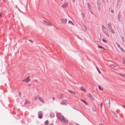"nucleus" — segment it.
<instances>
[{
	"instance_id": "nucleus-14",
	"label": "nucleus",
	"mask_w": 125,
	"mask_h": 125,
	"mask_svg": "<svg viewBox=\"0 0 125 125\" xmlns=\"http://www.w3.org/2000/svg\"><path fill=\"white\" fill-rule=\"evenodd\" d=\"M69 92L72 94H76L75 92H73L72 90H69Z\"/></svg>"
},
{
	"instance_id": "nucleus-24",
	"label": "nucleus",
	"mask_w": 125,
	"mask_h": 125,
	"mask_svg": "<svg viewBox=\"0 0 125 125\" xmlns=\"http://www.w3.org/2000/svg\"><path fill=\"white\" fill-rule=\"evenodd\" d=\"M102 40L104 42H106V41H105V40H104V38H103L102 39Z\"/></svg>"
},
{
	"instance_id": "nucleus-7",
	"label": "nucleus",
	"mask_w": 125,
	"mask_h": 125,
	"mask_svg": "<svg viewBox=\"0 0 125 125\" xmlns=\"http://www.w3.org/2000/svg\"><path fill=\"white\" fill-rule=\"evenodd\" d=\"M68 4L67 2H65L63 4L62 6V7L63 8H65L67 6Z\"/></svg>"
},
{
	"instance_id": "nucleus-9",
	"label": "nucleus",
	"mask_w": 125,
	"mask_h": 125,
	"mask_svg": "<svg viewBox=\"0 0 125 125\" xmlns=\"http://www.w3.org/2000/svg\"><path fill=\"white\" fill-rule=\"evenodd\" d=\"M61 22L62 23L65 24L67 22V21L65 19H61Z\"/></svg>"
},
{
	"instance_id": "nucleus-20",
	"label": "nucleus",
	"mask_w": 125,
	"mask_h": 125,
	"mask_svg": "<svg viewBox=\"0 0 125 125\" xmlns=\"http://www.w3.org/2000/svg\"><path fill=\"white\" fill-rule=\"evenodd\" d=\"M68 23H69L73 25H74V24H73V22H72L71 21H68Z\"/></svg>"
},
{
	"instance_id": "nucleus-1",
	"label": "nucleus",
	"mask_w": 125,
	"mask_h": 125,
	"mask_svg": "<svg viewBox=\"0 0 125 125\" xmlns=\"http://www.w3.org/2000/svg\"><path fill=\"white\" fill-rule=\"evenodd\" d=\"M56 116L58 119L60 121L65 117L62 114L60 113H58L56 114Z\"/></svg>"
},
{
	"instance_id": "nucleus-5",
	"label": "nucleus",
	"mask_w": 125,
	"mask_h": 125,
	"mask_svg": "<svg viewBox=\"0 0 125 125\" xmlns=\"http://www.w3.org/2000/svg\"><path fill=\"white\" fill-rule=\"evenodd\" d=\"M60 104L62 105H66L68 104V103L66 100H63L61 102Z\"/></svg>"
},
{
	"instance_id": "nucleus-2",
	"label": "nucleus",
	"mask_w": 125,
	"mask_h": 125,
	"mask_svg": "<svg viewBox=\"0 0 125 125\" xmlns=\"http://www.w3.org/2000/svg\"><path fill=\"white\" fill-rule=\"evenodd\" d=\"M102 28L103 30L104 33L107 37H109V35L107 31V29L104 26H102Z\"/></svg>"
},
{
	"instance_id": "nucleus-35",
	"label": "nucleus",
	"mask_w": 125,
	"mask_h": 125,
	"mask_svg": "<svg viewBox=\"0 0 125 125\" xmlns=\"http://www.w3.org/2000/svg\"><path fill=\"white\" fill-rule=\"evenodd\" d=\"M2 15L1 13H0V16H1V15Z\"/></svg>"
},
{
	"instance_id": "nucleus-32",
	"label": "nucleus",
	"mask_w": 125,
	"mask_h": 125,
	"mask_svg": "<svg viewBox=\"0 0 125 125\" xmlns=\"http://www.w3.org/2000/svg\"><path fill=\"white\" fill-rule=\"evenodd\" d=\"M52 100H53V101H54V97H53L52 98Z\"/></svg>"
},
{
	"instance_id": "nucleus-41",
	"label": "nucleus",
	"mask_w": 125,
	"mask_h": 125,
	"mask_svg": "<svg viewBox=\"0 0 125 125\" xmlns=\"http://www.w3.org/2000/svg\"><path fill=\"white\" fill-rule=\"evenodd\" d=\"M61 1H62L63 0H61Z\"/></svg>"
},
{
	"instance_id": "nucleus-26",
	"label": "nucleus",
	"mask_w": 125,
	"mask_h": 125,
	"mask_svg": "<svg viewBox=\"0 0 125 125\" xmlns=\"http://www.w3.org/2000/svg\"><path fill=\"white\" fill-rule=\"evenodd\" d=\"M84 31H85L87 30V29L86 28V27L85 26H84V29H83Z\"/></svg>"
},
{
	"instance_id": "nucleus-36",
	"label": "nucleus",
	"mask_w": 125,
	"mask_h": 125,
	"mask_svg": "<svg viewBox=\"0 0 125 125\" xmlns=\"http://www.w3.org/2000/svg\"><path fill=\"white\" fill-rule=\"evenodd\" d=\"M124 61L125 63V60L124 59Z\"/></svg>"
},
{
	"instance_id": "nucleus-23",
	"label": "nucleus",
	"mask_w": 125,
	"mask_h": 125,
	"mask_svg": "<svg viewBox=\"0 0 125 125\" xmlns=\"http://www.w3.org/2000/svg\"><path fill=\"white\" fill-rule=\"evenodd\" d=\"M120 49L123 52H125V51H124V50L122 47H120Z\"/></svg>"
},
{
	"instance_id": "nucleus-31",
	"label": "nucleus",
	"mask_w": 125,
	"mask_h": 125,
	"mask_svg": "<svg viewBox=\"0 0 125 125\" xmlns=\"http://www.w3.org/2000/svg\"><path fill=\"white\" fill-rule=\"evenodd\" d=\"M99 125H104L103 124H102L100 123V124H99Z\"/></svg>"
},
{
	"instance_id": "nucleus-27",
	"label": "nucleus",
	"mask_w": 125,
	"mask_h": 125,
	"mask_svg": "<svg viewBox=\"0 0 125 125\" xmlns=\"http://www.w3.org/2000/svg\"><path fill=\"white\" fill-rule=\"evenodd\" d=\"M98 47L100 48H103L99 45L98 46Z\"/></svg>"
},
{
	"instance_id": "nucleus-21",
	"label": "nucleus",
	"mask_w": 125,
	"mask_h": 125,
	"mask_svg": "<svg viewBox=\"0 0 125 125\" xmlns=\"http://www.w3.org/2000/svg\"><path fill=\"white\" fill-rule=\"evenodd\" d=\"M99 89L101 90H102L103 89L100 86H98Z\"/></svg>"
},
{
	"instance_id": "nucleus-15",
	"label": "nucleus",
	"mask_w": 125,
	"mask_h": 125,
	"mask_svg": "<svg viewBox=\"0 0 125 125\" xmlns=\"http://www.w3.org/2000/svg\"><path fill=\"white\" fill-rule=\"evenodd\" d=\"M50 115L51 117H53L55 116V115L52 112H51L50 113Z\"/></svg>"
},
{
	"instance_id": "nucleus-37",
	"label": "nucleus",
	"mask_w": 125,
	"mask_h": 125,
	"mask_svg": "<svg viewBox=\"0 0 125 125\" xmlns=\"http://www.w3.org/2000/svg\"><path fill=\"white\" fill-rule=\"evenodd\" d=\"M35 81L36 82H38V80H35Z\"/></svg>"
},
{
	"instance_id": "nucleus-28",
	"label": "nucleus",
	"mask_w": 125,
	"mask_h": 125,
	"mask_svg": "<svg viewBox=\"0 0 125 125\" xmlns=\"http://www.w3.org/2000/svg\"><path fill=\"white\" fill-rule=\"evenodd\" d=\"M96 69H97V71H98L99 73L100 74L101 73L99 71V70L97 68H96Z\"/></svg>"
},
{
	"instance_id": "nucleus-16",
	"label": "nucleus",
	"mask_w": 125,
	"mask_h": 125,
	"mask_svg": "<svg viewBox=\"0 0 125 125\" xmlns=\"http://www.w3.org/2000/svg\"><path fill=\"white\" fill-rule=\"evenodd\" d=\"M110 30L111 33L113 34H115V32L114 30L112 29V28L110 29Z\"/></svg>"
},
{
	"instance_id": "nucleus-8",
	"label": "nucleus",
	"mask_w": 125,
	"mask_h": 125,
	"mask_svg": "<svg viewBox=\"0 0 125 125\" xmlns=\"http://www.w3.org/2000/svg\"><path fill=\"white\" fill-rule=\"evenodd\" d=\"M42 111H40L38 113V117L39 118H42Z\"/></svg>"
},
{
	"instance_id": "nucleus-30",
	"label": "nucleus",
	"mask_w": 125,
	"mask_h": 125,
	"mask_svg": "<svg viewBox=\"0 0 125 125\" xmlns=\"http://www.w3.org/2000/svg\"><path fill=\"white\" fill-rule=\"evenodd\" d=\"M102 103H101V108L102 107Z\"/></svg>"
},
{
	"instance_id": "nucleus-17",
	"label": "nucleus",
	"mask_w": 125,
	"mask_h": 125,
	"mask_svg": "<svg viewBox=\"0 0 125 125\" xmlns=\"http://www.w3.org/2000/svg\"><path fill=\"white\" fill-rule=\"evenodd\" d=\"M108 27L110 29H111L112 28L111 25L109 23L108 24Z\"/></svg>"
},
{
	"instance_id": "nucleus-13",
	"label": "nucleus",
	"mask_w": 125,
	"mask_h": 125,
	"mask_svg": "<svg viewBox=\"0 0 125 125\" xmlns=\"http://www.w3.org/2000/svg\"><path fill=\"white\" fill-rule=\"evenodd\" d=\"M87 5L89 10L90 11H91V7L90 4L89 3H87Z\"/></svg>"
},
{
	"instance_id": "nucleus-11",
	"label": "nucleus",
	"mask_w": 125,
	"mask_h": 125,
	"mask_svg": "<svg viewBox=\"0 0 125 125\" xmlns=\"http://www.w3.org/2000/svg\"><path fill=\"white\" fill-rule=\"evenodd\" d=\"M40 97L39 95H35L34 96V99L35 100H37L38 99H39V98H40Z\"/></svg>"
},
{
	"instance_id": "nucleus-34",
	"label": "nucleus",
	"mask_w": 125,
	"mask_h": 125,
	"mask_svg": "<svg viewBox=\"0 0 125 125\" xmlns=\"http://www.w3.org/2000/svg\"><path fill=\"white\" fill-rule=\"evenodd\" d=\"M111 11L112 12H113V11L112 10V11Z\"/></svg>"
},
{
	"instance_id": "nucleus-33",
	"label": "nucleus",
	"mask_w": 125,
	"mask_h": 125,
	"mask_svg": "<svg viewBox=\"0 0 125 125\" xmlns=\"http://www.w3.org/2000/svg\"><path fill=\"white\" fill-rule=\"evenodd\" d=\"M82 101L84 103H85V102L83 100H82Z\"/></svg>"
},
{
	"instance_id": "nucleus-6",
	"label": "nucleus",
	"mask_w": 125,
	"mask_h": 125,
	"mask_svg": "<svg viewBox=\"0 0 125 125\" xmlns=\"http://www.w3.org/2000/svg\"><path fill=\"white\" fill-rule=\"evenodd\" d=\"M30 81V79L28 77L26 78H25L23 81L28 82Z\"/></svg>"
},
{
	"instance_id": "nucleus-29",
	"label": "nucleus",
	"mask_w": 125,
	"mask_h": 125,
	"mask_svg": "<svg viewBox=\"0 0 125 125\" xmlns=\"http://www.w3.org/2000/svg\"><path fill=\"white\" fill-rule=\"evenodd\" d=\"M29 41L30 42H31V43H33V42L31 40H29Z\"/></svg>"
},
{
	"instance_id": "nucleus-40",
	"label": "nucleus",
	"mask_w": 125,
	"mask_h": 125,
	"mask_svg": "<svg viewBox=\"0 0 125 125\" xmlns=\"http://www.w3.org/2000/svg\"><path fill=\"white\" fill-rule=\"evenodd\" d=\"M123 107L124 108H125V107L124 106H123Z\"/></svg>"
},
{
	"instance_id": "nucleus-18",
	"label": "nucleus",
	"mask_w": 125,
	"mask_h": 125,
	"mask_svg": "<svg viewBox=\"0 0 125 125\" xmlns=\"http://www.w3.org/2000/svg\"><path fill=\"white\" fill-rule=\"evenodd\" d=\"M39 99L40 101L43 103H44V102L43 99L41 98V97L39 98Z\"/></svg>"
},
{
	"instance_id": "nucleus-39",
	"label": "nucleus",
	"mask_w": 125,
	"mask_h": 125,
	"mask_svg": "<svg viewBox=\"0 0 125 125\" xmlns=\"http://www.w3.org/2000/svg\"><path fill=\"white\" fill-rule=\"evenodd\" d=\"M49 125H53L52 124H50Z\"/></svg>"
},
{
	"instance_id": "nucleus-10",
	"label": "nucleus",
	"mask_w": 125,
	"mask_h": 125,
	"mask_svg": "<svg viewBox=\"0 0 125 125\" xmlns=\"http://www.w3.org/2000/svg\"><path fill=\"white\" fill-rule=\"evenodd\" d=\"M88 96L89 97V98L91 99L92 100H94V97L91 94H88Z\"/></svg>"
},
{
	"instance_id": "nucleus-25",
	"label": "nucleus",
	"mask_w": 125,
	"mask_h": 125,
	"mask_svg": "<svg viewBox=\"0 0 125 125\" xmlns=\"http://www.w3.org/2000/svg\"><path fill=\"white\" fill-rule=\"evenodd\" d=\"M117 46H118L120 48V47H120V45L119 44H118V43H117Z\"/></svg>"
},
{
	"instance_id": "nucleus-3",
	"label": "nucleus",
	"mask_w": 125,
	"mask_h": 125,
	"mask_svg": "<svg viewBox=\"0 0 125 125\" xmlns=\"http://www.w3.org/2000/svg\"><path fill=\"white\" fill-rule=\"evenodd\" d=\"M105 105L108 107L110 106V100L109 99L107 98L106 99L104 102Z\"/></svg>"
},
{
	"instance_id": "nucleus-38",
	"label": "nucleus",
	"mask_w": 125,
	"mask_h": 125,
	"mask_svg": "<svg viewBox=\"0 0 125 125\" xmlns=\"http://www.w3.org/2000/svg\"><path fill=\"white\" fill-rule=\"evenodd\" d=\"M77 125H79V124H77Z\"/></svg>"
},
{
	"instance_id": "nucleus-19",
	"label": "nucleus",
	"mask_w": 125,
	"mask_h": 125,
	"mask_svg": "<svg viewBox=\"0 0 125 125\" xmlns=\"http://www.w3.org/2000/svg\"><path fill=\"white\" fill-rule=\"evenodd\" d=\"M48 124V120H46L45 123V125H47Z\"/></svg>"
},
{
	"instance_id": "nucleus-12",
	"label": "nucleus",
	"mask_w": 125,
	"mask_h": 125,
	"mask_svg": "<svg viewBox=\"0 0 125 125\" xmlns=\"http://www.w3.org/2000/svg\"><path fill=\"white\" fill-rule=\"evenodd\" d=\"M80 89L83 92H86V90L85 88L83 87H80Z\"/></svg>"
},
{
	"instance_id": "nucleus-22",
	"label": "nucleus",
	"mask_w": 125,
	"mask_h": 125,
	"mask_svg": "<svg viewBox=\"0 0 125 125\" xmlns=\"http://www.w3.org/2000/svg\"><path fill=\"white\" fill-rule=\"evenodd\" d=\"M29 103V102L27 100H26L25 102V104H26Z\"/></svg>"
},
{
	"instance_id": "nucleus-4",
	"label": "nucleus",
	"mask_w": 125,
	"mask_h": 125,
	"mask_svg": "<svg viewBox=\"0 0 125 125\" xmlns=\"http://www.w3.org/2000/svg\"><path fill=\"white\" fill-rule=\"evenodd\" d=\"M61 122L64 124H67L68 123V121L67 119L64 117Z\"/></svg>"
}]
</instances>
